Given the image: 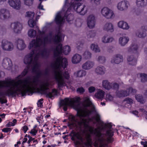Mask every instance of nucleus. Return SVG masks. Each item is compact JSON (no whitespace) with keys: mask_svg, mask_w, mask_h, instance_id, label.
<instances>
[{"mask_svg":"<svg viewBox=\"0 0 147 147\" xmlns=\"http://www.w3.org/2000/svg\"><path fill=\"white\" fill-rule=\"evenodd\" d=\"M91 54L89 52L87 51L85 52L83 54V57L85 59H89L91 58Z\"/></svg>","mask_w":147,"mask_h":147,"instance_id":"a19ab883","label":"nucleus"},{"mask_svg":"<svg viewBox=\"0 0 147 147\" xmlns=\"http://www.w3.org/2000/svg\"><path fill=\"white\" fill-rule=\"evenodd\" d=\"M39 35L36 37V40H32L30 44L29 49H32V51L30 54L26 55L24 59V63L28 65L27 68L24 69L22 73V76L25 75L31 65L32 71L39 75L40 74V65L38 61V58L40 56H44L47 53L46 51H41L40 47H43L46 44L51 41L48 36H45L43 32L38 31Z\"/></svg>","mask_w":147,"mask_h":147,"instance_id":"f03ea898","label":"nucleus"},{"mask_svg":"<svg viewBox=\"0 0 147 147\" xmlns=\"http://www.w3.org/2000/svg\"><path fill=\"white\" fill-rule=\"evenodd\" d=\"M85 138L86 141L84 143V144L86 146H91L92 144V140L90 138V134H86Z\"/></svg>","mask_w":147,"mask_h":147,"instance_id":"cd10ccee","label":"nucleus"},{"mask_svg":"<svg viewBox=\"0 0 147 147\" xmlns=\"http://www.w3.org/2000/svg\"><path fill=\"white\" fill-rule=\"evenodd\" d=\"M9 3L11 7L17 9H19L20 7V0H9Z\"/></svg>","mask_w":147,"mask_h":147,"instance_id":"dca6fc26","label":"nucleus"},{"mask_svg":"<svg viewBox=\"0 0 147 147\" xmlns=\"http://www.w3.org/2000/svg\"><path fill=\"white\" fill-rule=\"evenodd\" d=\"M76 4L75 3V4H71L70 5L71 8H73L74 9L77 11V12L80 13L81 14L84 15L86 12V6L85 5H79L77 6L75 9V8L76 7Z\"/></svg>","mask_w":147,"mask_h":147,"instance_id":"9d476101","label":"nucleus"},{"mask_svg":"<svg viewBox=\"0 0 147 147\" xmlns=\"http://www.w3.org/2000/svg\"><path fill=\"white\" fill-rule=\"evenodd\" d=\"M28 129V128L26 125L24 126L22 128V130L24 133H26Z\"/></svg>","mask_w":147,"mask_h":147,"instance_id":"bf43d9fd","label":"nucleus"},{"mask_svg":"<svg viewBox=\"0 0 147 147\" xmlns=\"http://www.w3.org/2000/svg\"><path fill=\"white\" fill-rule=\"evenodd\" d=\"M129 5L128 2L126 1H122L119 3L117 5V9L120 11L127 9Z\"/></svg>","mask_w":147,"mask_h":147,"instance_id":"4468645a","label":"nucleus"},{"mask_svg":"<svg viewBox=\"0 0 147 147\" xmlns=\"http://www.w3.org/2000/svg\"><path fill=\"white\" fill-rule=\"evenodd\" d=\"M17 48L19 50H22L25 48L26 45L23 40L22 39H18L15 42Z\"/></svg>","mask_w":147,"mask_h":147,"instance_id":"a211bd4d","label":"nucleus"},{"mask_svg":"<svg viewBox=\"0 0 147 147\" xmlns=\"http://www.w3.org/2000/svg\"><path fill=\"white\" fill-rule=\"evenodd\" d=\"M82 56L78 54L74 55L71 59V62L74 64H77L80 63L82 60Z\"/></svg>","mask_w":147,"mask_h":147,"instance_id":"aec40b11","label":"nucleus"},{"mask_svg":"<svg viewBox=\"0 0 147 147\" xmlns=\"http://www.w3.org/2000/svg\"><path fill=\"white\" fill-rule=\"evenodd\" d=\"M43 118V116L42 115H40L37 117L36 118V119L37 120L38 122H39V123H40V121L42 120Z\"/></svg>","mask_w":147,"mask_h":147,"instance_id":"052dcab7","label":"nucleus"},{"mask_svg":"<svg viewBox=\"0 0 147 147\" xmlns=\"http://www.w3.org/2000/svg\"><path fill=\"white\" fill-rule=\"evenodd\" d=\"M146 36V30H144L142 34L140 33L138 34V37H144Z\"/></svg>","mask_w":147,"mask_h":147,"instance_id":"4d7b16f0","label":"nucleus"},{"mask_svg":"<svg viewBox=\"0 0 147 147\" xmlns=\"http://www.w3.org/2000/svg\"><path fill=\"white\" fill-rule=\"evenodd\" d=\"M65 16L62 18L61 15L59 14L56 16L55 20L57 23L59 24H61L64 22V20L65 19Z\"/></svg>","mask_w":147,"mask_h":147,"instance_id":"c85d7f7f","label":"nucleus"},{"mask_svg":"<svg viewBox=\"0 0 147 147\" xmlns=\"http://www.w3.org/2000/svg\"><path fill=\"white\" fill-rule=\"evenodd\" d=\"M125 101H126L127 103L129 104H131L132 103L133 100L131 99L127 98L125 100Z\"/></svg>","mask_w":147,"mask_h":147,"instance_id":"e2e57ef3","label":"nucleus"},{"mask_svg":"<svg viewBox=\"0 0 147 147\" xmlns=\"http://www.w3.org/2000/svg\"><path fill=\"white\" fill-rule=\"evenodd\" d=\"M96 22L95 16L92 14L89 15L87 20L88 26L90 28H93L95 26Z\"/></svg>","mask_w":147,"mask_h":147,"instance_id":"f8f14e48","label":"nucleus"},{"mask_svg":"<svg viewBox=\"0 0 147 147\" xmlns=\"http://www.w3.org/2000/svg\"><path fill=\"white\" fill-rule=\"evenodd\" d=\"M95 34L93 32H91L89 33V35H88V36L90 37H93L95 36Z\"/></svg>","mask_w":147,"mask_h":147,"instance_id":"338daca9","label":"nucleus"},{"mask_svg":"<svg viewBox=\"0 0 147 147\" xmlns=\"http://www.w3.org/2000/svg\"><path fill=\"white\" fill-rule=\"evenodd\" d=\"M14 125L13 124L12 122H9L6 124V126L7 127H10L11 126H14Z\"/></svg>","mask_w":147,"mask_h":147,"instance_id":"0e129e2a","label":"nucleus"},{"mask_svg":"<svg viewBox=\"0 0 147 147\" xmlns=\"http://www.w3.org/2000/svg\"><path fill=\"white\" fill-rule=\"evenodd\" d=\"M105 95V92L101 90H98L95 94V97L98 99L102 98Z\"/></svg>","mask_w":147,"mask_h":147,"instance_id":"bb28decb","label":"nucleus"},{"mask_svg":"<svg viewBox=\"0 0 147 147\" xmlns=\"http://www.w3.org/2000/svg\"><path fill=\"white\" fill-rule=\"evenodd\" d=\"M83 107H79V106L76 108L77 114L78 116L86 117L91 114L92 111L87 109L86 107L90 106L92 103L89 97H84V98Z\"/></svg>","mask_w":147,"mask_h":147,"instance_id":"20e7f679","label":"nucleus"},{"mask_svg":"<svg viewBox=\"0 0 147 147\" xmlns=\"http://www.w3.org/2000/svg\"><path fill=\"white\" fill-rule=\"evenodd\" d=\"M106 99L107 100L111 101L113 99V97L110 94H107L106 95Z\"/></svg>","mask_w":147,"mask_h":147,"instance_id":"8fccbe9b","label":"nucleus"},{"mask_svg":"<svg viewBox=\"0 0 147 147\" xmlns=\"http://www.w3.org/2000/svg\"><path fill=\"white\" fill-rule=\"evenodd\" d=\"M105 69L103 66L97 67L95 70L96 72L98 74H104Z\"/></svg>","mask_w":147,"mask_h":147,"instance_id":"c756f323","label":"nucleus"},{"mask_svg":"<svg viewBox=\"0 0 147 147\" xmlns=\"http://www.w3.org/2000/svg\"><path fill=\"white\" fill-rule=\"evenodd\" d=\"M100 13L102 16L107 19H111L113 18L115 15L113 11L107 7L102 8Z\"/></svg>","mask_w":147,"mask_h":147,"instance_id":"6e6552de","label":"nucleus"},{"mask_svg":"<svg viewBox=\"0 0 147 147\" xmlns=\"http://www.w3.org/2000/svg\"><path fill=\"white\" fill-rule=\"evenodd\" d=\"M10 14L8 11L2 9L0 11V18L4 19L8 18Z\"/></svg>","mask_w":147,"mask_h":147,"instance_id":"b1692460","label":"nucleus"},{"mask_svg":"<svg viewBox=\"0 0 147 147\" xmlns=\"http://www.w3.org/2000/svg\"><path fill=\"white\" fill-rule=\"evenodd\" d=\"M138 46L137 44H132L130 48L129 49L128 51L129 52L132 51L134 52L137 50Z\"/></svg>","mask_w":147,"mask_h":147,"instance_id":"ea45409f","label":"nucleus"},{"mask_svg":"<svg viewBox=\"0 0 147 147\" xmlns=\"http://www.w3.org/2000/svg\"><path fill=\"white\" fill-rule=\"evenodd\" d=\"M129 40V39L127 37H121L119 38V43L122 46H124L127 43Z\"/></svg>","mask_w":147,"mask_h":147,"instance_id":"a878e982","label":"nucleus"},{"mask_svg":"<svg viewBox=\"0 0 147 147\" xmlns=\"http://www.w3.org/2000/svg\"><path fill=\"white\" fill-rule=\"evenodd\" d=\"M117 26L119 28L123 30H127L129 28V26L127 23L123 21L119 22L117 24Z\"/></svg>","mask_w":147,"mask_h":147,"instance_id":"412c9836","label":"nucleus"},{"mask_svg":"<svg viewBox=\"0 0 147 147\" xmlns=\"http://www.w3.org/2000/svg\"><path fill=\"white\" fill-rule=\"evenodd\" d=\"M2 65L5 69H9L12 65L11 61L9 58H5L3 61Z\"/></svg>","mask_w":147,"mask_h":147,"instance_id":"6ab92c4d","label":"nucleus"},{"mask_svg":"<svg viewBox=\"0 0 147 147\" xmlns=\"http://www.w3.org/2000/svg\"><path fill=\"white\" fill-rule=\"evenodd\" d=\"M34 16V12L28 11L26 12L25 16L29 20L33 19Z\"/></svg>","mask_w":147,"mask_h":147,"instance_id":"473e14b6","label":"nucleus"},{"mask_svg":"<svg viewBox=\"0 0 147 147\" xmlns=\"http://www.w3.org/2000/svg\"><path fill=\"white\" fill-rule=\"evenodd\" d=\"M79 116L80 117V121L78 122V124L80 127V129L81 130L82 129H87L90 134H93L99 138L101 135V131L99 130L100 127H98L94 129L93 127L90 126L89 125V123L90 122H93L94 124L95 123L94 121H93L94 117L85 119L82 118L81 117H82V116Z\"/></svg>","mask_w":147,"mask_h":147,"instance_id":"7ed1b4c3","label":"nucleus"},{"mask_svg":"<svg viewBox=\"0 0 147 147\" xmlns=\"http://www.w3.org/2000/svg\"><path fill=\"white\" fill-rule=\"evenodd\" d=\"M69 121L68 123V127L71 129H75L80 128L78 123L80 121H77V117L72 115H70L68 117Z\"/></svg>","mask_w":147,"mask_h":147,"instance_id":"0eeeda50","label":"nucleus"},{"mask_svg":"<svg viewBox=\"0 0 147 147\" xmlns=\"http://www.w3.org/2000/svg\"><path fill=\"white\" fill-rule=\"evenodd\" d=\"M12 129L9 127H5L2 129V131L5 133L10 132L12 130Z\"/></svg>","mask_w":147,"mask_h":147,"instance_id":"de8ad7c7","label":"nucleus"},{"mask_svg":"<svg viewBox=\"0 0 147 147\" xmlns=\"http://www.w3.org/2000/svg\"><path fill=\"white\" fill-rule=\"evenodd\" d=\"M51 85V83L48 81H44L42 82L40 85L41 90L45 94L47 97L51 98L55 95H57V90L54 89L52 90L51 92H47L46 90L49 89V87Z\"/></svg>","mask_w":147,"mask_h":147,"instance_id":"39448f33","label":"nucleus"},{"mask_svg":"<svg viewBox=\"0 0 147 147\" xmlns=\"http://www.w3.org/2000/svg\"><path fill=\"white\" fill-rule=\"evenodd\" d=\"M103 29L105 31L112 32L114 30L113 25L111 23L107 22L104 25Z\"/></svg>","mask_w":147,"mask_h":147,"instance_id":"4be33fe9","label":"nucleus"},{"mask_svg":"<svg viewBox=\"0 0 147 147\" xmlns=\"http://www.w3.org/2000/svg\"><path fill=\"white\" fill-rule=\"evenodd\" d=\"M113 40L112 38H109L107 36H104L102 38V42L105 43H107L112 42Z\"/></svg>","mask_w":147,"mask_h":147,"instance_id":"f704fd0d","label":"nucleus"},{"mask_svg":"<svg viewBox=\"0 0 147 147\" xmlns=\"http://www.w3.org/2000/svg\"><path fill=\"white\" fill-rule=\"evenodd\" d=\"M9 28L15 32L18 33L22 30V27L21 24L16 22L11 24L9 26Z\"/></svg>","mask_w":147,"mask_h":147,"instance_id":"9b49d317","label":"nucleus"},{"mask_svg":"<svg viewBox=\"0 0 147 147\" xmlns=\"http://www.w3.org/2000/svg\"><path fill=\"white\" fill-rule=\"evenodd\" d=\"M74 136L78 139L80 140L82 142L83 141V134L80 132H77L74 134Z\"/></svg>","mask_w":147,"mask_h":147,"instance_id":"e433bc0d","label":"nucleus"},{"mask_svg":"<svg viewBox=\"0 0 147 147\" xmlns=\"http://www.w3.org/2000/svg\"><path fill=\"white\" fill-rule=\"evenodd\" d=\"M64 37L63 35L59 32L55 37L54 40L55 42L58 44L54 52V56L56 58L54 64L55 69V78L57 83L58 88L59 90H62V88L65 86L68 88L63 78L67 79H68L69 78V75L67 71H65L63 74L62 71L67 65V59L65 58H63L61 55L62 53L67 55L71 51L70 47L68 46L64 47L62 49V45L59 43L62 39H63Z\"/></svg>","mask_w":147,"mask_h":147,"instance_id":"f257e3e1","label":"nucleus"},{"mask_svg":"<svg viewBox=\"0 0 147 147\" xmlns=\"http://www.w3.org/2000/svg\"><path fill=\"white\" fill-rule=\"evenodd\" d=\"M141 3H140L142 6L146 5L147 4V0H141Z\"/></svg>","mask_w":147,"mask_h":147,"instance_id":"680f3d73","label":"nucleus"},{"mask_svg":"<svg viewBox=\"0 0 147 147\" xmlns=\"http://www.w3.org/2000/svg\"><path fill=\"white\" fill-rule=\"evenodd\" d=\"M102 86L105 89L109 90L111 88L113 89L117 88L119 87V85L116 83L110 84L107 80H105L102 82Z\"/></svg>","mask_w":147,"mask_h":147,"instance_id":"ddd939ff","label":"nucleus"},{"mask_svg":"<svg viewBox=\"0 0 147 147\" xmlns=\"http://www.w3.org/2000/svg\"><path fill=\"white\" fill-rule=\"evenodd\" d=\"M92 3H94V4L98 5L100 4V0H90Z\"/></svg>","mask_w":147,"mask_h":147,"instance_id":"5fc2aeb1","label":"nucleus"},{"mask_svg":"<svg viewBox=\"0 0 147 147\" xmlns=\"http://www.w3.org/2000/svg\"><path fill=\"white\" fill-rule=\"evenodd\" d=\"M123 57L120 54L116 55L111 60V62L113 64H119L123 61Z\"/></svg>","mask_w":147,"mask_h":147,"instance_id":"f3484780","label":"nucleus"},{"mask_svg":"<svg viewBox=\"0 0 147 147\" xmlns=\"http://www.w3.org/2000/svg\"><path fill=\"white\" fill-rule=\"evenodd\" d=\"M94 65V63L93 62L88 61L83 64L82 67L85 69H89L92 68Z\"/></svg>","mask_w":147,"mask_h":147,"instance_id":"393cba45","label":"nucleus"},{"mask_svg":"<svg viewBox=\"0 0 147 147\" xmlns=\"http://www.w3.org/2000/svg\"><path fill=\"white\" fill-rule=\"evenodd\" d=\"M34 0H24L25 4L27 5H31Z\"/></svg>","mask_w":147,"mask_h":147,"instance_id":"a18cd8bd","label":"nucleus"},{"mask_svg":"<svg viewBox=\"0 0 147 147\" xmlns=\"http://www.w3.org/2000/svg\"><path fill=\"white\" fill-rule=\"evenodd\" d=\"M129 93L126 91H121L117 93V96L119 97H124L128 95Z\"/></svg>","mask_w":147,"mask_h":147,"instance_id":"c9c22d12","label":"nucleus"},{"mask_svg":"<svg viewBox=\"0 0 147 147\" xmlns=\"http://www.w3.org/2000/svg\"><path fill=\"white\" fill-rule=\"evenodd\" d=\"M90 48L91 50L95 52L98 53L100 51V49L97 44H91Z\"/></svg>","mask_w":147,"mask_h":147,"instance_id":"7c9ffc66","label":"nucleus"},{"mask_svg":"<svg viewBox=\"0 0 147 147\" xmlns=\"http://www.w3.org/2000/svg\"><path fill=\"white\" fill-rule=\"evenodd\" d=\"M138 102L141 103H143L145 102V100L143 99V97L142 96H139L138 97Z\"/></svg>","mask_w":147,"mask_h":147,"instance_id":"864d4df0","label":"nucleus"},{"mask_svg":"<svg viewBox=\"0 0 147 147\" xmlns=\"http://www.w3.org/2000/svg\"><path fill=\"white\" fill-rule=\"evenodd\" d=\"M88 90L90 92L92 93L95 91V88L94 87L91 86L89 88Z\"/></svg>","mask_w":147,"mask_h":147,"instance_id":"13d9d810","label":"nucleus"},{"mask_svg":"<svg viewBox=\"0 0 147 147\" xmlns=\"http://www.w3.org/2000/svg\"><path fill=\"white\" fill-rule=\"evenodd\" d=\"M43 100L42 98L40 99L37 102V105L38 107L41 108L43 107L42 102Z\"/></svg>","mask_w":147,"mask_h":147,"instance_id":"09e8293b","label":"nucleus"},{"mask_svg":"<svg viewBox=\"0 0 147 147\" xmlns=\"http://www.w3.org/2000/svg\"><path fill=\"white\" fill-rule=\"evenodd\" d=\"M113 132L111 130H109L107 131L106 136L107 137V142L108 143H111L113 141L112 137Z\"/></svg>","mask_w":147,"mask_h":147,"instance_id":"5701e85b","label":"nucleus"},{"mask_svg":"<svg viewBox=\"0 0 147 147\" xmlns=\"http://www.w3.org/2000/svg\"><path fill=\"white\" fill-rule=\"evenodd\" d=\"M94 118L95 119L97 122H99L100 120V116L99 114H96L94 117Z\"/></svg>","mask_w":147,"mask_h":147,"instance_id":"3c124183","label":"nucleus"},{"mask_svg":"<svg viewBox=\"0 0 147 147\" xmlns=\"http://www.w3.org/2000/svg\"><path fill=\"white\" fill-rule=\"evenodd\" d=\"M28 137L29 138V139L28 141V143L29 144L31 142L33 141V138H32V137L29 136H28Z\"/></svg>","mask_w":147,"mask_h":147,"instance_id":"69168bd1","label":"nucleus"},{"mask_svg":"<svg viewBox=\"0 0 147 147\" xmlns=\"http://www.w3.org/2000/svg\"><path fill=\"white\" fill-rule=\"evenodd\" d=\"M105 58L104 57L99 56L97 59V61L99 63H103L105 61Z\"/></svg>","mask_w":147,"mask_h":147,"instance_id":"79ce46f5","label":"nucleus"},{"mask_svg":"<svg viewBox=\"0 0 147 147\" xmlns=\"http://www.w3.org/2000/svg\"><path fill=\"white\" fill-rule=\"evenodd\" d=\"M36 22L33 19L29 20L28 21V24L31 27H34L36 25Z\"/></svg>","mask_w":147,"mask_h":147,"instance_id":"37998d69","label":"nucleus"},{"mask_svg":"<svg viewBox=\"0 0 147 147\" xmlns=\"http://www.w3.org/2000/svg\"><path fill=\"white\" fill-rule=\"evenodd\" d=\"M36 32L33 29L29 30L28 32V34L29 36L31 37H34L36 34Z\"/></svg>","mask_w":147,"mask_h":147,"instance_id":"c03bdc74","label":"nucleus"},{"mask_svg":"<svg viewBox=\"0 0 147 147\" xmlns=\"http://www.w3.org/2000/svg\"><path fill=\"white\" fill-rule=\"evenodd\" d=\"M141 144L143 145L144 147H147V142H141Z\"/></svg>","mask_w":147,"mask_h":147,"instance_id":"774afa93","label":"nucleus"},{"mask_svg":"<svg viewBox=\"0 0 147 147\" xmlns=\"http://www.w3.org/2000/svg\"><path fill=\"white\" fill-rule=\"evenodd\" d=\"M85 74V72L83 70L78 71L74 73V76L77 77H82Z\"/></svg>","mask_w":147,"mask_h":147,"instance_id":"2f4dec72","label":"nucleus"},{"mask_svg":"<svg viewBox=\"0 0 147 147\" xmlns=\"http://www.w3.org/2000/svg\"><path fill=\"white\" fill-rule=\"evenodd\" d=\"M73 16L71 14H69L66 18L67 21L68 22H69L71 20H73Z\"/></svg>","mask_w":147,"mask_h":147,"instance_id":"49530a36","label":"nucleus"},{"mask_svg":"<svg viewBox=\"0 0 147 147\" xmlns=\"http://www.w3.org/2000/svg\"><path fill=\"white\" fill-rule=\"evenodd\" d=\"M80 99L79 97L74 98H65L62 102V105L63 106L64 110L65 111H67L68 106H73L75 104H79Z\"/></svg>","mask_w":147,"mask_h":147,"instance_id":"423d86ee","label":"nucleus"},{"mask_svg":"<svg viewBox=\"0 0 147 147\" xmlns=\"http://www.w3.org/2000/svg\"><path fill=\"white\" fill-rule=\"evenodd\" d=\"M1 47L3 50L7 51H12L14 48L13 43L5 39L2 40Z\"/></svg>","mask_w":147,"mask_h":147,"instance_id":"1a4fd4ad","label":"nucleus"},{"mask_svg":"<svg viewBox=\"0 0 147 147\" xmlns=\"http://www.w3.org/2000/svg\"><path fill=\"white\" fill-rule=\"evenodd\" d=\"M133 56H129L127 58V60L128 61L131 62L129 63V64L132 65H135L136 64L137 61L134 59H133Z\"/></svg>","mask_w":147,"mask_h":147,"instance_id":"58836bf2","label":"nucleus"},{"mask_svg":"<svg viewBox=\"0 0 147 147\" xmlns=\"http://www.w3.org/2000/svg\"><path fill=\"white\" fill-rule=\"evenodd\" d=\"M7 101L5 97L0 98V102L2 104L7 102Z\"/></svg>","mask_w":147,"mask_h":147,"instance_id":"6e6d98bb","label":"nucleus"},{"mask_svg":"<svg viewBox=\"0 0 147 147\" xmlns=\"http://www.w3.org/2000/svg\"><path fill=\"white\" fill-rule=\"evenodd\" d=\"M84 89L82 87L79 88L77 89V92L80 93H83L84 92Z\"/></svg>","mask_w":147,"mask_h":147,"instance_id":"603ef678","label":"nucleus"},{"mask_svg":"<svg viewBox=\"0 0 147 147\" xmlns=\"http://www.w3.org/2000/svg\"><path fill=\"white\" fill-rule=\"evenodd\" d=\"M38 128L37 125H35L34 126L33 128L31 130L30 132V133L32 136H35L37 133L38 131Z\"/></svg>","mask_w":147,"mask_h":147,"instance_id":"72a5a7b5","label":"nucleus"},{"mask_svg":"<svg viewBox=\"0 0 147 147\" xmlns=\"http://www.w3.org/2000/svg\"><path fill=\"white\" fill-rule=\"evenodd\" d=\"M140 76L142 82H144L147 81V74L141 73L140 74Z\"/></svg>","mask_w":147,"mask_h":147,"instance_id":"4c0bfd02","label":"nucleus"},{"mask_svg":"<svg viewBox=\"0 0 147 147\" xmlns=\"http://www.w3.org/2000/svg\"><path fill=\"white\" fill-rule=\"evenodd\" d=\"M95 147L99 146V147H107V143H106V140L103 138H99L98 141L95 142L94 144Z\"/></svg>","mask_w":147,"mask_h":147,"instance_id":"2eb2a0df","label":"nucleus"}]
</instances>
